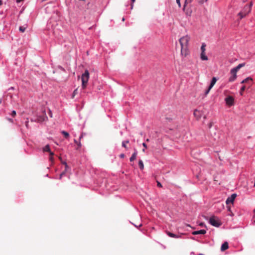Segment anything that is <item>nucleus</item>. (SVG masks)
Wrapping results in <instances>:
<instances>
[{
    "instance_id": "obj_15",
    "label": "nucleus",
    "mask_w": 255,
    "mask_h": 255,
    "mask_svg": "<svg viewBox=\"0 0 255 255\" xmlns=\"http://www.w3.org/2000/svg\"><path fill=\"white\" fill-rule=\"evenodd\" d=\"M249 81H251V82L253 81V79L251 77H250L246 78L244 80H243L241 82V83L242 84L248 83H249Z\"/></svg>"
},
{
    "instance_id": "obj_11",
    "label": "nucleus",
    "mask_w": 255,
    "mask_h": 255,
    "mask_svg": "<svg viewBox=\"0 0 255 255\" xmlns=\"http://www.w3.org/2000/svg\"><path fill=\"white\" fill-rule=\"evenodd\" d=\"M229 248V245L228 242H226L224 243L221 248V250L222 251H225L227 249H228Z\"/></svg>"
},
{
    "instance_id": "obj_2",
    "label": "nucleus",
    "mask_w": 255,
    "mask_h": 255,
    "mask_svg": "<svg viewBox=\"0 0 255 255\" xmlns=\"http://www.w3.org/2000/svg\"><path fill=\"white\" fill-rule=\"evenodd\" d=\"M90 77L89 72L88 70H86L84 73L82 75V88L85 89L87 85V83Z\"/></svg>"
},
{
    "instance_id": "obj_40",
    "label": "nucleus",
    "mask_w": 255,
    "mask_h": 255,
    "mask_svg": "<svg viewBox=\"0 0 255 255\" xmlns=\"http://www.w3.org/2000/svg\"><path fill=\"white\" fill-rule=\"evenodd\" d=\"M14 90V87H11L9 88L8 89V90Z\"/></svg>"
},
{
    "instance_id": "obj_33",
    "label": "nucleus",
    "mask_w": 255,
    "mask_h": 255,
    "mask_svg": "<svg viewBox=\"0 0 255 255\" xmlns=\"http://www.w3.org/2000/svg\"><path fill=\"white\" fill-rule=\"evenodd\" d=\"M176 0V2L177 3L179 7H181V3L180 2V0Z\"/></svg>"
},
{
    "instance_id": "obj_7",
    "label": "nucleus",
    "mask_w": 255,
    "mask_h": 255,
    "mask_svg": "<svg viewBox=\"0 0 255 255\" xmlns=\"http://www.w3.org/2000/svg\"><path fill=\"white\" fill-rule=\"evenodd\" d=\"M237 197L236 194H233L231 196L229 197L226 200V203L227 205H230V204H233L234 200Z\"/></svg>"
},
{
    "instance_id": "obj_14",
    "label": "nucleus",
    "mask_w": 255,
    "mask_h": 255,
    "mask_svg": "<svg viewBox=\"0 0 255 255\" xmlns=\"http://www.w3.org/2000/svg\"><path fill=\"white\" fill-rule=\"evenodd\" d=\"M200 58L202 60H207L208 57L206 55L205 52H201Z\"/></svg>"
},
{
    "instance_id": "obj_49",
    "label": "nucleus",
    "mask_w": 255,
    "mask_h": 255,
    "mask_svg": "<svg viewBox=\"0 0 255 255\" xmlns=\"http://www.w3.org/2000/svg\"><path fill=\"white\" fill-rule=\"evenodd\" d=\"M251 85H252V83L250 85L249 87H250V86H251Z\"/></svg>"
},
{
    "instance_id": "obj_43",
    "label": "nucleus",
    "mask_w": 255,
    "mask_h": 255,
    "mask_svg": "<svg viewBox=\"0 0 255 255\" xmlns=\"http://www.w3.org/2000/svg\"><path fill=\"white\" fill-rule=\"evenodd\" d=\"M74 142L75 143H76V144H77L78 142H77V141L76 140V139H74Z\"/></svg>"
},
{
    "instance_id": "obj_23",
    "label": "nucleus",
    "mask_w": 255,
    "mask_h": 255,
    "mask_svg": "<svg viewBox=\"0 0 255 255\" xmlns=\"http://www.w3.org/2000/svg\"><path fill=\"white\" fill-rule=\"evenodd\" d=\"M246 89V86H243L241 89V90H240V93L241 95H243V92Z\"/></svg>"
},
{
    "instance_id": "obj_34",
    "label": "nucleus",
    "mask_w": 255,
    "mask_h": 255,
    "mask_svg": "<svg viewBox=\"0 0 255 255\" xmlns=\"http://www.w3.org/2000/svg\"><path fill=\"white\" fill-rule=\"evenodd\" d=\"M48 114L51 118H52V114L51 110H49Z\"/></svg>"
},
{
    "instance_id": "obj_18",
    "label": "nucleus",
    "mask_w": 255,
    "mask_h": 255,
    "mask_svg": "<svg viewBox=\"0 0 255 255\" xmlns=\"http://www.w3.org/2000/svg\"><path fill=\"white\" fill-rule=\"evenodd\" d=\"M44 151L49 152L50 153L51 150L49 145H46L43 148Z\"/></svg>"
},
{
    "instance_id": "obj_17",
    "label": "nucleus",
    "mask_w": 255,
    "mask_h": 255,
    "mask_svg": "<svg viewBox=\"0 0 255 255\" xmlns=\"http://www.w3.org/2000/svg\"><path fill=\"white\" fill-rule=\"evenodd\" d=\"M138 165H139V168L141 169V170H143V168H144V165H143V163L142 162V161L141 160H139V161H138Z\"/></svg>"
},
{
    "instance_id": "obj_30",
    "label": "nucleus",
    "mask_w": 255,
    "mask_h": 255,
    "mask_svg": "<svg viewBox=\"0 0 255 255\" xmlns=\"http://www.w3.org/2000/svg\"><path fill=\"white\" fill-rule=\"evenodd\" d=\"M156 182H157V186L158 187L161 188V187H162V186L161 184L159 181H156Z\"/></svg>"
},
{
    "instance_id": "obj_52",
    "label": "nucleus",
    "mask_w": 255,
    "mask_h": 255,
    "mask_svg": "<svg viewBox=\"0 0 255 255\" xmlns=\"http://www.w3.org/2000/svg\"><path fill=\"white\" fill-rule=\"evenodd\" d=\"M208 0H205V1H207Z\"/></svg>"
},
{
    "instance_id": "obj_29",
    "label": "nucleus",
    "mask_w": 255,
    "mask_h": 255,
    "mask_svg": "<svg viewBox=\"0 0 255 255\" xmlns=\"http://www.w3.org/2000/svg\"><path fill=\"white\" fill-rule=\"evenodd\" d=\"M205 1V0H198V2L200 4H202Z\"/></svg>"
},
{
    "instance_id": "obj_38",
    "label": "nucleus",
    "mask_w": 255,
    "mask_h": 255,
    "mask_svg": "<svg viewBox=\"0 0 255 255\" xmlns=\"http://www.w3.org/2000/svg\"><path fill=\"white\" fill-rule=\"evenodd\" d=\"M120 157L121 158H124V157H125V154H124V153H122V154H121L120 155Z\"/></svg>"
},
{
    "instance_id": "obj_37",
    "label": "nucleus",
    "mask_w": 255,
    "mask_h": 255,
    "mask_svg": "<svg viewBox=\"0 0 255 255\" xmlns=\"http://www.w3.org/2000/svg\"><path fill=\"white\" fill-rule=\"evenodd\" d=\"M252 5H253V2H251L250 3V5H248V6L250 7V9L251 10Z\"/></svg>"
},
{
    "instance_id": "obj_21",
    "label": "nucleus",
    "mask_w": 255,
    "mask_h": 255,
    "mask_svg": "<svg viewBox=\"0 0 255 255\" xmlns=\"http://www.w3.org/2000/svg\"><path fill=\"white\" fill-rule=\"evenodd\" d=\"M78 93V89H76L73 94H72V98L73 99L74 98V97Z\"/></svg>"
},
{
    "instance_id": "obj_25",
    "label": "nucleus",
    "mask_w": 255,
    "mask_h": 255,
    "mask_svg": "<svg viewBox=\"0 0 255 255\" xmlns=\"http://www.w3.org/2000/svg\"><path fill=\"white\" fill-rule=\"evenodd\" d=\"M227 208H228V211H229L230 212H231V214L230 215H233V214L232 213V212H231V206L230 205H227Z\"/></svg>"
},
{
    "instance_id": "obj_9",
    "label": "nucleus",
    "mask_w": 255,
    "mask_h": 255,
    "mask_svg": "<svg viewBox=\"0 0 255 255\" xmlns=\"http://www.w3.org/2000/svg\"><path fill=\"white\" fill-rule=\"evenodd\" d=\"M231 74H232V76L230 77L229 80L230 82H233L237 78V72H235L234 71L231 70Z\"/></svg>"
},
{
    "instance_id": "obj_8",
    "label": "nucleus",
    "mask_w": 255,
    "mask_h": 255,
    "mask_svg": "<svg viewBox=\"0 0 255 255\" xmlns=\"http://www.w3.org/2000/svg\"><path fill=\"white\" fill-rule=\"evenodd\" d=\"M203 114V112L198 110H195L194 112V116L197 120H200Z\"/></svg>"
},
{
    "instance_id": "obj_48",
    "label": "nucleus",
    "mask_w": 255,
    "mask_h": 255,
    "mask_svg": "<svg viewBox=\"0 0 255 255\" xmlns=\"http://www.w3.org/2000/svg\"><path fill=\"white\" fill-rule=\"evenodd\" d=\"M146 141H149V139H147Z\"/></svg>"
},
{
    "instance_id": "obj_26",
    "label": "nucleus",
    "mask_w": 255,
    "mask_h": 255,
    "mask_svg": "<svg viewBox=\"0 0 255 255\" xmlns=\"http://www.w3.org/2000/svg\"><path fill=\"white\" fill-rule=\"evenodd\" d=\"M53 155H54V153L52 152H50L49 159L51 161H52L53 160Z\"/></svg>"
},
{
    "instance_id": "obj_1",
    "label": "nucleus",
    "mask_w": 255,
    "mask_h": 255,
    "mask_svg": "<svg viewBox=\"0 0 255 255\" xmlns=\"http://www.w3.org/2000/svg\"><path fill=\"white\" fill-rule=\"evenodd\" d=\"M190 37L188 35L181 37L179 43L181 46V54L186 57L188 54V45Z\"/></svg>"
},
{
    "instance_id": "obj_50",
    "label": "nucleus",
    "mask_w": 255,
    "mask_h": 255,
    "mask_svg": "<svg viewBox=\"0 0 255 255\" xmlns=\"http://www.w3.org/2000/svg\"><path fill=\"white\" fill-rule=\"evenodd\" d=\"M254 212L255 213V209L254 210Z\"/></svg>"
},
{
    "instance_id": "obj_4",
    "label": "nucleus",
    "mask_w": 255,
    "mask_h": 255,
    "mask_svg": "<svg viewBox=\"0 0 255 255\" xmlns=\"http://www.w3.org/2000/svg\"><path fill=\"white\" fill-rule=\"evenodd\" d=\"M251 11V10L250 9V7H249L248 5H246L243 9L238 13V15L240 16V19L247 15Z\"/></svg>"
},
{
    "instance_id": "obj_20",
    "label": "nucleus",
    "mask_w": 255,
    "mask_h": 255,
    "mask_svg": "<svg viewBox=\"0 0 255 255\" xmlns=\"http://www.w3.org/2000/svg\"><path fill=\"white\" fill-rule=\"evenodd\" d=\"M129 142L128 140L124 141L122 142V146L127 149V146L126 145V143H128Z\"/></svg>"
},
{
    "instance_id": "obj_27",
    "label": "nucleus",
    "mask_w": 255,
    "mask_h": 255,
    "mask_svg": "<svg viewBox=\"0 0 255 255\" xmlns=\"http://www.w3.org/2000/svg\"><path fill=\"white\" fill-rule=\"evenodd\" d=\"M19 29L21 32H23L25 31V28L22 26H20Z\"/></svg>"
},
{
    "instance_id": "obj_46",
    "label": "nucleus",
    "mask_w": 255,
    "mask_h": 255,
    "mask_svg": "<svg viewBox=\"0 0 255 255\" xmlns=\"http://www.w3.org/2000/svg\"><path fill=\"white\" fill-rule=\"evenodd\" d=\"M1 102H2V101H1V99H0V104H1Z\"/></svg>"
},
{
    "instance_id": "obj_28",
    "label": "nucleus",
    "mask_w": 255,
    "mask_h": 255,
    "mask_svg": "<svg viewBox=\"0 0 255 255\" xmlns=\"http://www.w3.org/2000/svg\"><path fill=\"white\" fill-rule=\"evenodd\" d=\"M65 172H66V171L65 170L64 171H63V172H62L60 175V177H59V179H61L62 177V176L65 175Z\"/></svg>"
},
{
    "instance_id": "obj_39",
    "label": "nucleus",
    "mask_w": 255,
    "mask_h": 255,
    "mask_svg": "<svg viewBox=\"0 0 255 255\" xmlns=\"http://www.w3.org/2000/svg\"><path fill=\"white\" fill-rule=\"evenodd\" d=\"M142 145L144 147V148H147V145L145 143H143Z\"/></svg>"
},
{
    "instance_id": "obj_42",
    "label": "nucleus",
    "mask_w": 255,
    "mask_h": 255,
    "mask_svg": "<svg viewBox=\"0 0 255 255\" xmlns=\"http://www.w3.org/2000/svg\"><path fill=\"white\" fill-rule=\"evenodd\" d=\"M212 123H210V124L209 125V128H211V127H212Z\"/></svg>"
},
{
    "instance_id": "obj_24",
    "label": "nucleus",
    "mask_w": 255,
    "mask_h": 255,
    "mask_svg": "<svg viewBox=\"0 0 255 255\" xmlns=\"http://www.w3.org/2000/svg\"><path fill=\"white\" fill-rule=\"evenodd\" d=\"M192 0H185L184 5V7H185L187 4L191 2Z\"/></svg>"
},
{
    "instance_id": "obj_16",
    "label": "nucleus",
    "mask_w": 255,
    "mask_h": 255,
    "mask_svg": "<svg viewBox=\"0 0 255 255\" xmlns=\"http://www.w3.org/2000/svg\"><path fill=\"white\" fill-rule=\"evenodd\" d=\"M166 234L168 235V236H169L170 237H171V238H179V237L177 235H176V234H174L169 232L168 231L166 232Z\"/></svg>"
},
{
    "instance_id": "obj_6",
    "label": "nucleus",
    "mask_w": 255,
    "mask_h": 255,
    "mask_svg": "<svg viewBox=\"0 0 255 255\" xmlns=\"http://www.w3.org/2000/svg\"><path fill=\"white\" fill-rule=\"evenodd\" d=\"M217 81V78L216 77H213L212 78L210 86H209L208 89L205 92V95H207L209 93V91L211 90V89L212 88V87L215 84V83H216Z\"/></svg>"
},
{
    "instance_id": "obj_32",
    "label": "nucleus",
    "mask_w": 255,
    "mask_h": 255,
    "mask_svg": "<svg viewBox=\"0 0 255 255\" xmlns=\"http://www.w3.org/2000/svg\"><path fill=\"white\" fill-rule=\"evenodd\" d=\"M63 164L65 165V171H66L67 168H68V166L67 163L65 162H63Z\"/></svg>"
},
{
    "instance_id": "obj_19",
    "label": "nucleus",
    "mask_w": 255,
    "mask_h": 255,
    "mask_svg": "<svg viewBox=\"0 0 255 255\" xmlns=\"http://www.w3.org/2000/svg\"><path fill=\"white\" fill-rule=\"evenodd\" d=\"M62 133L64 135L65 137L66 138L69 137V134L65 131H62Z\"/></svg>"
},
{
    "instance_id": "obj_13",
    "label": "nucleus",
    "mask_w": 255,
    "mask_h": 255,
    "mask_svg": "<svg viewBox=\"0 0 255 255\" xmlns=\"http://www.w3.org/2000/svg\"><path fill=\"white\" fill-rule=\"evenodd\" d=\"M137 155V151L136 149H134V152L132 154L130 158H129V160L130 162L133 161L136 159Z\"/></svg>"
},
{
    "instance_id": "obj_51",
    "label": "nucleus",
    "mask_w": 255,
    "mask_h": 255,
    "mask_svg": "<svg viewBox=\"0 0 255 255\" xmlns=\"http://www.w3.org/2000/svg\"><path fill=\"white\" fill-rule=\"evenodd\" d=\"M254 224H255V220L254 221Z\"/></svg>"
},
{
    "instance_id": "obj_36",
    "label": "nucleus",
    "mask_w": 255,
    "mask_h": 255,
    "mask_svg": "<svg viewBox=\"0 0 255 255\" xmlns=\"http://www.w3.org/2000/svg\"><path fill=\"white\" fill-rule=\"evenodd\" d=\"M77 144L78 145V148H77V149H78L79 147H80L81 146V144L80 142H79Z\"/></svg>"
},
{
    "instance_id": "obj_22",
    "label": "nucleus",
    "mask_w": 255,
    "mask_h": 255,
    "mask_svg": "<svg viewBox=\"0 0 255 255\" xmlns=\"http://www.w3.org/2000/svg\"><path fill=\"white\" fill-rule=\"evenodd\" d=\"M205 47L206 44L205 43H203L201 47V52H205Z\"/></svg>"
},
{
    "instance_id": "obj_44",
    "label": "nucleus",
    "mask_w": 255,
    "mask_h": 255,
    "mask_svg": "<svg viewBox=\"0 0 255 255\" xmlns=\"http://www.w3.org/2000/svg\"><path fill=\"white\" fill-rule=\"evenodd\" d=\"M2 4V1L0 0V6Z\"/></svg>"
},
{
    "instance_id": "obj_35",
    "label": "nucleus",
    "mask_w": 255,
    "mask_h": 255,
    "mask_svg": "<svg viewBox=\"0 0 255 255\" xmlns=\"http://www.w3.org/2000/svg\"><path fill=\"white\" fill-rule=\"evenodd\" d=\"M131 8L132 9L133 8V3L135 1V0H131Z\"/></svg>"
},
{
    "instance_id": "obj_45",
    "label": "nucleus",
    "mask_w": 255,
    "mask_h": 255,
    "mask_svg": "<svg viewBox=\"0 0 255 255\" xmlns=\"http://www.w3.org/2000/svg\"><path fill=\"white\" fill-rule=\"evenodd\" d=\"M125 18H124V17H123V18L122 20L124 21H125Z\"/></svg>"
},
{
    "instance_id": "obj_3",
    "label": "nucleus",
    "mask_w": 255,
    "mask_h": 255,
    "mask_svg": "<svg viewBox=\"0 0 255 255\" xmlns=\"http://www.w3.org/2000/svg\"><path fill=\"white\" fill-rule=\"evenodd\" d=\"M209 222L211 225L216 227H219L222 225L221 220L218 217L215 216H213L210 217L209 220Z\"/></svg>"
},
{
    "instance_id": "obj_41",
    "label": "nucleus",
    "mask_w": 255,
    "mask_h": 255,
    "mask_svg": "<svg viewBox=\"0 0 255 255\" xmlns=\"http://www.w3.org/2000/svg\"><path fill=\"white\" fill-rule=\"evenodd\" d=\"M199 225H200V226L203 227V226L204 225V224L203 223H201L199 224Z\"/></svg>"
},
{
    "instance_id": "obj_12",
    "label": "nucleus",
    "mask_w": 255,
    "mask_h": 255,
    "mask_svg": "<svg viewBox=\"0 0 255 255\" xmlns=\"http://www.w3.org/2000/svg\"><path fill=\"white\" fill-rule=\"evenodd\" d=\"M206 233V231L205 230H199V231H194L192 233V234L193 235H198V234H205Z\"/></svg>"
},
{
    "instance_id": "obj_10",
    "label": "nucleus",
    "mask_w": 255,
    "mask_h": 255,
    "mask_svg": "<svg viewBox=\"0 0 255 255\" xmlns=\"http://www.w3.org/2000/svg\"><path fill=\"white\" fill-rule=\"evenodd\" d=\"M245 63H241L239 64L237 67L233 68L232 70L234 71L235 72H237V71L242 67L245 66Z\"/></svg>"
},
{
    "instance_id": "obj_31",
    "label": "nucleus",
    "mask_w": 255,
    "mask_h": 255,
    "mask_svg": "<svg viewBox=\"0 0 255 255\" xmlns=\"http://www.w3.org/2000/svg\"><path fill=\"white\" fill-rule=\"evenodd\" d=\"M11 115L12 116V117H14L16 115V112L15 111H13L11 114Z\"/></svg>"
},
{
    "instance_id": "obj_5",
    "label": "nucleus",
    "mask_w": 255,
    "mask_h": 255,
    "mask_svg": "<svg viewBox=\"0 0 255 255\" xmlns=\"http://www.w3.org/2000/svg\"><path fill=\"white\" fill-rule=\"evenodd\" d=\"M225 100L226 104L229 106H232L234 104V98L232 96H228Z\"/></svg>"
},
{
    "instance_id": "obj_47",
    "label": "nucleus",
    "mask_w": 255,
    "mask_h": 255,
    "mask_svg": "<svg viewBox=\"0 0 255 255\" xmlns=\"http://www.w3.org/2000/svg\"><path fill=\"white\" fill-rule=\"evenodd\" d=\"M142 151L144 152V151H145V149H142Z\"/></svg>"
}]
</instances>
